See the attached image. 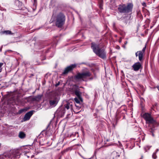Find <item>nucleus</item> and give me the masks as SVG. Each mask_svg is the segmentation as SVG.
I'll return each mask as SVG.
<instances>
[{
  "mask_svg": "<svg viewBox=\"0 0 159 159\" xmlns=\"http://www.w3.org/2000/svg\"><path fill=\"white\" fill-rule=\"evenodd\" d=\"M112 155L114 156L113 157V158L114 159H116L117 158V157H119L120 156V155L117 152H113Z\"/></svg>",
  "mask_w": 159,
  "mask_h": 159,
  "instance_id": "nucleus-13",
  "label": "nucleus"
},
{
  "mask_svg": "<svg viewBox=\"0 0 159 159\" xmlns=\"http://www.w3.org/2000/svg\"><path fill=\"white\" fill-rule=\"evenodd\" d=\"M80 99L78 98H74V100L75 102L77 103H80Z\"/></svg>",
  "mask_w": 159,
  "mask_h": 159,
  "instance_id": "nucleus-16",
  "label": "nucleus"
},
{
  "mask_svg": "<svg viewBox=\"0 0 159 159\" xmlns=\"http://www.w3.org/2000/svg\"><path fill=\"white\" fill-rule=\"evenodd\" d=\"M72 90L75 95L80 99V100L81 102H83V99L81 97L82 94L81 92L80 91V89L78 86L76 85H74L72 88Z\"/></svg>",
  "mask_w": 159,
  "mask_h": 159,
  "instance_id": "nucleus-6",
  "label": "nucleus"
},
{
  "mask_svg": "<svg viewBox=\"0 0 159 159\" xmlns=\"http://www.w3.org/2000/svg\"><path fill=\"white\" fill-rule=\"evenodd\" d=\"M16 3H19V2L18 1H17V2H16Z\"/></svg>",
  "mask_w": 159,
  "mask_h": 159,
  "instance_id": "nucleus-24",
  "label": "nucleus"
},
{
  "mask_svg": "<svg viewBox=\"0 0 159 159\" xmlns=\"http://www.w3.org/2000/svg\"><path fill=\"white\" fill-rule=\"evenodd\" d=\"M42 96L40 95H39L36 96L35 97V99L36 100H38L40 99L41 98Z\"/></svg>",
  "mask_w": 159,
  "mask_h": 159,
  "instance_id": "nucleus-15",
  "label": "nucleus"
},
{
  "mask_svg": "<svg viewBox=\"0 0 159 159\" xmlns=\"http://www.w3.org/2000/svg\"><path fill=\"white\" fill-rule=\"evenodd\" d=\"M65 20V16L62 13L59 14L56 17V26L59 28H61L64 24Z\"/></svg>",
  "mask_w": 159,
  "mask_h": 159,
  "instance_id": "nucleus-3",
  "label": "nucleus"
},
{
  "mask_svg": "<svg viewBox=\"0 0 159 159\" xmlns=\"http://www.w3.org/2000/svg\"><path fill=\"white\" fill-rule=\"evenodd\" d=\"M26 111V110L25 109H20L19 111V114H20L23 112L25 111Z\"/></svg>",
  "mask_w": 159,
  "mask_h": 159,
  "instance_id": "nucleus-17",
  "label": "nucleus"
},
{
  "mask_svg": "<svg viewBox=\"0 0 159 159\" xmlns=\"http://www.w3.org/2000/svg\"><path fill=\"white\" fill-rule=\"evenodd\" d=\"M3 65V63H0V72L2 71V67Z\"/></svg>",
  "mask_w": 159,
  "mask_h": 159,
  "instance_id": "nucleus-19",
  "label": "nucleus"
},
{
  "mask_svg": "<svg viewBox=\"0 0 159 159\" xmlns=\"http://www.w3.org/2000/svg\"><path fill=\"white\" fill-rule=\"evenodd\" d=\"M76 66L75 64H72L65 68L64 72L62 73L63 75L67 74L69 72L71 71Z\"/></svg>",
  "mask_w": 159,
  "mask_h": 159,
  "instance_id": "nucleus-8",
  "label": "nucleus"
},
{
  "mask_svg": "<svg viewBox=\"0 0 159 159\" xmlns=\"http://www.w3.org/2000/svg\"><path fill=\"white\" fill-rule=\"evenodd\" d=\"M152 157L154 159H155L157 157V156L156 155V153L154 152L153 153L152 155Z\"/></svg>",
  "mask_w": 159,
  "mask_h": 159,
  "instance_id": "nucleus-18",
  "label": "nucleus"
},
{
  "mask_svg": "<svg viewBox=\"0 0 159 159\" xmlns=\"http://www.w3.org/2000/svg\"><path fill=\"white\" fill-rule=\"evenodd\" d=\"M100 7V8H102V4H100L99 6Z\"/></svg>",
  "mask_w": 159,
  "mask_h": 159,
  "instance_id": "nucleus-23",
  "label": "nucleus"
},
{
  "mask_svg": "<svg viewBox=\"0 0 159 159\" xmlns=\"http://www.w3.org/2000/svg\"><path fill=\"white\" fill-rule=\"evenodd\" d=\"M34 111H31L27 113L23 118L24 121H26L29 120L33 115Z\"/></svg>",
  "mask_w": 159,
  "mask_h": 159,
  "instance_id": "nucleus-10",
  "label": "nucleus"
},
{
  "mask_svg": "<svg viewBox=\"0 0 159 159\" xmlns=\"http://www.w3.org/2000/svg\"><path fill=\"white\" fill-rule=\"evenodd\" d=\"M143 117L147 123L151 124L153 125H157L158 123L148 113H145L143 115Z\"/></svg>",
  "mask_w": 159,
  "mask_h": 159,
  "instance_id": "nucleus-4",
  "label": "nucleus"
},
{
  "mask_svg": "<svg viewBox=\"0 0 159 159\" xmlns=\"http://www.w3.org/2000/svg\"><path fill=\"white\" fill-rule=\"evenodd\" d=\"M91 75V74L89 71H87L81 73H78L75 76V77L76 79H82L83 80H84L83 79L90 77Z\"/></svg>",
  "mask_w": 159,
  "mask_h": 159,
  "instance_id": "nucleus-5",
  "label": "nucleus"
},
{
  "mask_svg": "<svg viewBox=\"0 0 159 159\" xmlns=\"http://www.w3.org/2000/svg\"><path fill=\"white\" fill-rule=\"evenodd\" d=\"M58 102L56 100H51L49 101V104L51 106H55L57 104Z\"/></svg>",
  "mask_w": 159,
  "mask_h": 159,
  "instance_id": "nucleus-11",
  "label": "nucleus"
},
{
  "mask_svg": "<svg viewBox=\"0 0 159 159\" xmlns=\"http://www.w3.org/2000/svg\"><path fill=\"white\" fill-rule=\"evenodd\" d=\"M146 48V45L143 48L141 51H137L135 53L136 56L139 57V60L140 61H142L143 60V55L144 54V52Z\"/></svg>",
  "mask_w": 159,
  "mask_h": 159,
  "instance_id": "nucleus-7",
  "label": "nucleus"
},
{
  "mask_svg": "<svg viewBox=\"0 0 159 159\" xmlns=\"http://www.w3.org/2000/svg\"><path fill=\"white\" fill-rule=\"evenodd\" d=\"M65 107L67 109H69L70 108V106L69 104H67L65 105Z\"/></svg>",
  "mask_w": 159,
  "mask_h": 159,
  "instance_id": "nucleus-20",
  "label": "nucleus"
},
{
  "mask_svg": "<svg viewBox=\"0 0 159 159\" xmlns=\"http://www.w3.org/2000/svg\"><path fill=\"white\" fill-rule=\"evenodd\" d=\"M91 47L93 52L100 57L104 59L106 57V52L104 50V49H100L98 45L92 43Z\"/></svg>",
  "mask_w": 159,
  "mask_h": 159,
  "instance_id": "nucleus-1",
  "label": "nucleus"
},
{
  "mask_svg": "<svg viewBox=\"0 0 159 159\" xmlns=\"http://www.w3.org/2000/svg\"><path fill=\"white\" fill-rule=\"evenodd\" d=\"M142 5L144 7H146V4L145 2H143L142 3Z\"/></svg>",
  "mask_w": 159,
  "mask_h": 159,
  "instance_id": "nucleus-21",
  "label": "nucleus"
},
{
  "mask_svg": "<svg viewBox=\"0 0 159 159\" xmlns=\"http://www.w3.org/2000/svg\"><path fill=\"white\" fill-rule=\"evenodd\" d=\"M26 134H25L23 132L20 131L19 133L18 137L21 139H23L25 138V137Z\"/></svg>",
  "mask_w": 159,
  "mask_h": 159,
  "instance_id": "nucleus-12",
  "label": "nucleus"
},
{
  "mask_svg": "<svg viewBox=\"0 0 159 159\" xmlns=\"http://www.w3.org/2000/svg\"><path fill=\"white\" fill-rule=\"evenodd\" d=\"M133 70L135 71H137L139 69L142 68V65L139 62L135 63L132 66Z\"/></svg>",
  "mask_w": 159,
  "mask_h": 159,
  "instance_id": "nucleus-9",
  "label": "nucleus"
},
{
  "mask_svg": "<svg viewBox=\"0 0 159 159\" xmlns=\"http://www.w3.org/2000/svg\"><path fill=\"white\" fill-rule=\"evenodd\" d=\"M16 9L17 10L20 9V8L19 7H16Z\"/></svg>",
  "mask_w": 159,
  "mask_h": 159,
  "instance_id": "nucleus-22",
  "label": "nucleus"
},
{
  "mask_svg": "<svg viewBox=\"0 0 159 159\" xmlns=\"http://www.w3.org/2000/svg\"><path fill=\"white\" fill-rule=\"evenodd\" d=\"M2 33L6 34H11V32L10 30H5Z\"/></svg>",
  "mask_w": 159,
  "mask_h": 159,
  "instance_id": "nucleus-14",
  "label": "nucleus"
},
{
  "mask_svg": "<svg viewBox=\"0 0 159 159\" xmlns=\"http://www.w3.org/2000/svg\"><path fill=\"white\" fill-rule=\"evenodd\" d=\"M127 42H126V43H125V44H127Z\"/></svg>",
  "mask_w": 159,
  "mask_h": 159,
  "instance_id": "nucleus-25",
  "label": "nucleus"
},
{
  "mask_svg": "<svg viewBox=\"0 0 159 159\" xmlns=\"http://www.w3.org/2000/svg\"><path fill=\"white\" fill-rule=\"evenodd\" d=\"M133 7V4L129 3L127 5L123 4L119 6L118 9V11L120 13H128L132 11Z\"/></svg>",
  "mask_w": 159,
  "mask_h": 159,
  "instance_id": "nucleus-2",
  "label": "nucleus"
}]
</instances>
